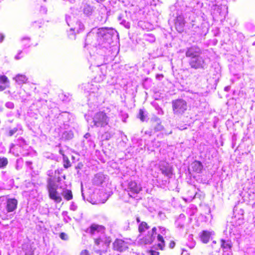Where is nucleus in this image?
<instances>
[{
  "instance_id": "9b49d317",
  "label": "nucleus",
  "mask_w": 255,
  "mask_h": 255,
  "mask_svg": "<svg viewBox=\"0 0 255 255\" xmlns=\"http://www.w3.org/2000/svg\"><path fill=\"white\" fill-rule=\"evenodd\" d=\"M233 243L231 240H220V246L224 252H227L232 250Z\"/></svg>"
},
{
  "instance_id": "f03ea898",
  "label": "nucleus",
  "mask_w": 255,
  "mask_h": 255,
  "mask_svg": "<svg viewBox=\"0 0 255 255\" xmlns=\"http://www.w3.org/2000/svg\"><path fill=\"white\" fill-rule=\"evenodd\" d=\"M109 118L104 112H99L94 116L93 122L97 127H104L108 125Z\"/></svg>"
},
{
  "instance_id": "a211bd4d",
  "label": "nucleus",
  "mask_w": 255,
  "mask_h": 255,
  "mask_svg": "<svg viewBox=\"0 0 255 255\" xmlns=\"http://www.w3.org/2000/svg\"><path fill=\"white\" fill-rule=\"evenodd\" d=\"M211 236V233L208 231H203L200 235V239L201 241L204 243H208L210 239Z\"/></svg>"
},
{
  "instance_id": "4468645a",
  "label": "nucleus",
  "mask_w": 255,
  "mask_h": 255,
  "mask_svg": "<svg viewBox=\"0 0 255 255\" xmlns=\"http://www.w3.org/2000/svg\"><path fill=\"white\" fill-rule=\"evenodd\" d=\"M142 236V237L140 239V242L143 244H151L154 241V237L153 236V233H149V231L147 232V235H144Z\"/></svg>"
},
{
  "instance_id": "b1692460",
  "label": "nucleus",
  "mask_w": 255,
  "mask_h": 255,
  "mask_svg": "<svg viewBox=\"0 0 255 255\" xmlns=\"http://www.w3.org/2000/svg\"><path fill=\"white\" fill-rule=\"evenodd\" d=\"M9 82L8 78L5 76L3 75H0V83L5 84L6 83H8Z\"/></svg>"
},
{
  "instance_id": "c756f323",
  "label": "nucleus",
  "mask_w": 255,
  "mask_h": 255,
  "mask_svg": "<svg viewBox=\"0 0 255 255\" xmlns=\"http://www.w3.org/2000/svg\"><path fill=\"white\" fill-rule=\"evenodd\" d=\"M175 243L174 241H171L169 243V247L171 249H173L175 247Z\"/></svg>"
},
{
  "instance_id": "ddd939ff",
  "label": "nucleus",
  "mask_w": 255,
  "mask_h": 255,
  "mask_svg": "<svg viewBox=\"0 0 255 255\" xmlns=\"http://www.w3.org/2000/svg\"><path fill=\"white\" fill-rule=\"evenodd\" d=\"M95 244L100 248L106 249L110 245V242L104 238H98L94 239Z\"/></svg>"
},
{
  "instance_id": "5701e85b",
  "label": "nucleus",
  "mask_w": 255,
  "mask_h": 255,
  "mask_svg": "<svg viewBox=\"0 0 255 255\" xmlns=\"http://www.w3.org/2000/svg\"><path fill=\"white\" fill-rule=\"evenodd\" d=\"M8 164V160L6 157H0V168L5 167Z\"/></svg>"
},
{
  "instance_id": "f3484780",
  "label": "nucleus",
  "mask_w": 255,
  "mask_h": 255,
  "mask_svg": "<svg viewBox=\"0 0 255 255\" xmlns=\"http://www.w3.org/2000/svg\"><path fill=\"white\" fill-rule=\"evenodd\" d=\"M191 168L193 171L196 173L201 172L203 169V165L201 162L197 160H195L191 165Z\"/></svg>"
},
{
  "instance_id": "bb28decb",
  "label": "nucleus",
  "mask_w": 255,
  "mask_h": 255,
  "mask_svg": "<svg viewBox=\"0 0 255 255\" xmlns=\"http://www.w3.org/2000/svg\"><path fill=\"white\" fill-rule=\"evenodd\" d=\"M147 253H149L150 255H159L160 253L159 252L153 250H150L147 251Z\"/></svg>"
},
{
  "instance_id": "58836bf2",
  "label": "nucleus",
  "mask_w": 255,
  "mask_h": 255,
  "mask_svg": "<svg viewBox=\"0 0 255 255\" xmlns=\"http://www.w3.org/2000/svg\"><path fill=\"white\" fill-rule=\"evenodd\" d=\"M136 222H137V223H139V222H140V219H139V218H136Z\"/></svg>"
},
{
  "instance_id": "f257e3e1",
  "label": "nucleus",
  "mask_w": 255,
  "mask_h": 255,
  "mask_svg": "<svg viewBox=\"0 0 255 255\" xmlns=\"http://www.w3.org/2000/svg\"><path fill=\"white\" fill-rule=\"evenodd\" d=\"M172 107L174 114L182 115L187 110V103L182 99H176L172 101Z\"/></svg>"
},
{
  "instance_id": "423d86ee",
  "label": "nucleus",
  "mask_w": 255,
  "mask_h": 255,
  "mask_svg": "<svg viewBox=\"0 0 255 255\" xmlns=\"http://www.w3.org/2000/svg\"><path fill=\"white\" fill-rule=\"evenodd\" d=\"M186 21L182 15H178L174 19V27L179 33H182L185 29Z\"/></svg>"
},
{
  "instance_id": "7ed1b4c3",
  "label": "nucleus",
  "mask_w": 255,
  "mask_h": 255,
  "mask_svg": "<svg viewBox=\"0 0 255 255\" xmlns=\"http://www.w3.org/2000/svg\"><path fill=\"white\" fill-rule=\"evenodd\" d=\"M47 189L49 198L56 203H60L62 198L57 191V188L55 186L54 183L50 180L47 185Z\"/></svg>"
},
{
  "instance_id": "e433bc0d",
  "label": "nucleus",
  "mask_w": 255,
  "mask_h": 255,
  "mask_svg": "<svg viewBox=\"0 0 255 255\" xmlns=\"http://www.w3.org/2000/svg\"><path fill=\"white\" fill-rule=\"evenodd\" d=\"M4 35L2 34H0V42H2L4 39Z\"/></svg>"
},
{
  "instance_id": "a878e982",
  "label": "nucleus",
  "mask_w": 255,
  "mask_h": 255,
  "mask_svg": "<svg viewBox=\"0 0 255 255\" xmlns=\"http://www.w3.org/2000/svg\"><path fill=\"white\" fill-rule=\"evenodd\" d=\"M18 130V129L17 128H14L12 129H10L8 132V136H11L12 135H13L15 133H16Z\"/></svg>"
},
{
  "instance_id": "0eeeda50",
  "label": "nucleus",
  "mask_w": 255,
  "mask_h": 255,
  "mask_svg": "<svg viewBox=\"0 0 255 255\" xmlns=\"http://www.w3.org/2000/svg\"><path fill=\"white\" fill-rule=\"evenodd\" d=\"M159 169L164 176L168 178H171L173 175L172 167L167 162L161 164L159 166Z\"/></svg>"
},
{
  "instance_id": "9d476101",
  "label": "nucleus",
  "mask_w": 255,
  "mask_h": 255,
  "mask_svg": "<svg viewBox=\"0 0 255 255\" xmlns=\"http://www.w3.org/2000/svg\"><path fill=\"white\" fill-rule=\"evenodd\" d=\"M128 187L129 191L133 194H137L142 190L140 185L137 184L134 181H130L128 183Z\"/></svg>"
},
{
  "instance_id": "2eb2a0df",
  "label": "nucleus",
  "mask_w": 255,
  "mask_h": 255,
  "mask_svg": "<svg viewBox=\"0 0 255 255\" xmlns=\"http://www.w3.org/2000/svg\"><path fill=\"white\" fill-rule=\"evenodd\" d=\"M150 229V226L144 221L140 223L138 227V231L139 232V236H143L145 231Z\"/></svg>"
},
{
  "instance_id": "39448f33",
  "label": "nucleus",
  "mask_w": 255,
  "mask_h": 255,
  "mask_svg": "<svg viewBox=\"0 0 255 255\" xmlns=\"http://www.w3.org/2000/svg\"><path fill=\"white\" fill-rule=\"evenodd\" d=\"M189 64L192 68L195 69H204L206 65L204 59L200 55L191 59Z\"/></svg>"
},
{
  "instance_id": "412c9836",
  "label": "nucleus",
  "mask_w": 255,
  "mask_h": 255,
  "mask_svg": "<svg viewBox=\"0 0 255 255\" xmlns=\"http://www.w3.org/2000/svg\"><path fill=\"white\" fill-rule=\"evenodd\" d=\"M101 227L100 225L95 224H92L90 227V233L91 234H94L96 231L98 232Z\"/></svg>"
},
{
  "instance_id": "72a5a7b5",
  "label": "nucleus",
  "mask_w": 255,
  "mask_h": 255,
  "mask_svg": "<svg viewBox=\"0 0 255 255\" xmlns=\"http://www.w3.org/2000/svg\"><path fill=\"white\" fill-rule=\"evenodd\" d=\"M7 87H8V85H0V92L4 91Z\"/></svg>"
},
{
  "instance_id": "1a4fd4ad",
  "label": "nucleus",
  "mask_w": 255,
  "mask_h": 255,
  "mask_svg": "<svg viewBox=\"0 0 255 255\" xmlns=\"http://www.w3.org/2000/svg\"><path fill=\"white\" fill-rule=\"evenodd\" d=\"M18 201L15 198H8L6 200V210L7 212H12L14 211L17 206Z\"/></svg>"
},
{
  "instance_id": "ea45409f",
  "label": "nucleus",
  "mask_w": 255,
  "mask_h": 255,
  "mask_svg": "<svg viewBox=\"0 0 255 255\" xmlns=\"http://www.w3.org/2000/svg\"><path fill=\"white\" fill-rule=\"evenodd\" d=\"M128 195L131 198H133L131 195H130L129 194H128Z\"/></svg>"
},
{
  "instance_id": "cd10ccee",
  "label": "nucleus",
  "mask_w": 255,
  "mask_h": 255,
  "mask_svg": "<svg viewBox=\"0 0 255 255\" xmlns=\"http://www.w3.org/2000/svg\"><path fill=\"white\" fill-rule=\"evenodd\" d=\"M60 237L62 240L66 241L68 239V236L64 233H60Z\"/></svg>"
},
{
  "instance_id": "7c9ffc66",
  "label": "nucleus",
  "mask_w": 255,
  "mask_h": 255,
  "mask_svg": "<svg viewBox=\"0 0 255 255\" xmlns=\"http://www.w3.org/2000/svg\"><path fill=\"white\" fill-rule=\"evenodd\" d=\"M157 240L159 242L161 243H165L163 237L160 234H158L157 236Z\"/></svg>"
},
{
  "instance_id": "6ab92c4d",
  "label": "nucleus",
  "mask_w": 255,
  "mask_h": 255,
  "mask_svg": "<svg viewBox=\"0 0 255 255\" xmlns=\"http://www.w3.org/2000/svg\"><path fill=\"white\" fill-rule=\"evenodd\" d=\"M14 80L18 84H24L27 82V77L23 74H17L13 78Z\"/></svg>"
},
{
  "instance_id": "aec40b11",
  "label": "nucleus",
  "mask_w": 255,
  "mask_h": 255,
  "mask_svg": "<svg viewBox=\"0 0 255 255\" xmlns=\"http://www.w3.org/2000/svg\"><path fill=\"white\" fill-rule=\"evenodd\" d=\"M62 195L64 198L67 201L72 200L73 197L72 191L69 189L64 190L62 193Z\"/></svg>"
},
{
  "instance_id": "dca6fc26",
  "label": "nucleus",
  "mask_w": 255,
  "mask_h": 255,
  "mask_svg": "<svg viewBox=\"0 0 255 255\" xmlns=\"http://www.w3.org/2000/svg\"><path fill=\"white\" fill-rule=\"evenodd\" d=\"M22 249L25 255H33L34 254V249L31 245L28 243L23 244L22 246Z\"/></svg>"
},
{
  "instance_id": "20e7f679",
  "label": "nucleus",
  "mask_w": 255,
  "mask_h": 255,
  "mask_svg": "<svg viewBox=\"0 0 255 255\" xmlns=\"http://www.w3.org/2000/svg\"><path fill=\"white\" fill-rule=\"evenodd\" d=\"M128 249V244L124 240L117 239L113 243V249L116 252L122 253Z\"/></svg>"
},
{
  "instance_id": "2f4dec72",
  "label": "nucleus",
  "mask_w": 255,
  "mask_h": 255,
  "mask_svg": "<svg viewBox=\"0 0 255 255\" xmlns=\"http://www.w3.org/2000/svg\"><path fill=\"white\" fill-rule=\"evenodd\" d=\"M91 12H92V9L90 7H87L84 9V12L86 14H88L89 13H90Z\"/></svg>"
},
{
  "instance_id": "4be33fe9",
  "label": "nucleus",
  "mask_w": 255,
  "mask_h": 255,
  "mask_svg": "<svg viewBox=\"0 0 255 255\" xmlns=\"http://www.w3.org/2000/svg\"><path fill=\"white\" fill-rule=\"evenodd\" d=\"M63 166L64 168H68L71 166L70 160H69L67 156L63 155Z\"/></svg>"
},
{
  "instance_id": "f704fd0d",
  "label": "nucleus",
  "mask_w": 255,
  "mask_h": 255,
  "mask_svg": "<svg viewBox=\"0 0 255 255\" xmlns=\"http://www.w3.org/2000/svg\"><path fill=\"white\" fill-rule=\"evenodd\" d=\"M156 231V227H154L153 228H152L151 231L149 232V233H153V236H154V235L155 234Z\"/></svg>"
},
{
  "instance_id": "4c0bfd02",
  "label": "nucleus",
  "mask_w": 255,
  "mask_h": 255,
  "mask_svg": "<svg viewBox=\"0 0 255 255\" xmlns=\"http://www.w3.org/2000/svg\"><path fill=\"white\" fill-rule=\"evenodd\" d=\"M83 166V164L82 163H79L78 165L76 167L77 169H80Z\"/></svg>"
},
{
  "instance_id": "c85d7f7f",
  "label": "nucleus",
  "mask_w": 255,
  "mask_h": 255,
  "mask_svg": "<svg viewBox=\"0 0 255 255\" xmlns=\"http://www.w3.org/2000/svg\"><path fill=\"white\" fill-rule=\"evenodd\" d=\"M80 255H91V254L88 250H84L81 252Z\"/></svg>"
},
{
  "instance_id": "473e14b6",
  "label": "nucleus",
  "mask_w": 255,
  "mask_h": 255,
  "mask_svg": "<svg viewBox=\"0 0 255 255\" xmlns=\"http://www.w3.org/2000/svg\"><path fill=\"white\" fill-rule=\"evenodd\" d=\"M158 247L161 250H163L164 248L165 247V243H161L157 244Z\"/></svg>"
},
{
  "instance_id": "393cba45",
  "label": "nucleus",
  "mask_w": 255,
  "mask_h": 255,
  "mask_svg": "<svg viewBox=\"0 0 255 255\" xmlns=\"http://www.w3.org/2000/svg\"><path fill=\"white\" fill-rule=\"evenodd\" d=\"M138 118H139L141 122H144L145 120V117L144 116V112L143 110L140 109L139 111V115Z\"/></svg>"
},
{
  "instance_id": "f8f14e48",
  "label": "nucleus",
  "mask_w": 255,
  "mask_h": 255,
  "mask_svg": "<svg viewBox=\"0 0 255 255\" xmlns=\"http://www.w3.org/2000/svg\"><path fill=\"white\" fill-rule=\"evenodd\" d=\"M151 126L155 131H158L163 129L160 119L157 117L153 118L150 121Z\"/></svg>"
},
{
  "instance_id": "c9c22d12",
  "label": "nucleus",
  "mask_w": 255,
  "mask_h": 255,
  "mask_svg": "<svg viewBox=\"0 0 255 255\" xmlns=\"http://www.w3.org/2000/svg\"><path fill=\"white\" fill-rule=\"evenodd\" d=\"M0 217L3 220H7L8 219V218H7V216L5 215H0Z\"/></svg>"
},
{
  "instance_id": "6e6552de",
  "label": "nucleus",
  "mask_w": 255,
  "mask_h": 255,
  "mask_svg": "<svg viewBox=\"0 0 255 255\" xmlns=\"http://www.w3.org/2000/svg\"><path fill=\"white\" fill-rule=\"evenodd\" d=\"M201 53L200 49L197 46L191 47L187 49L185 55L187 57L190 58L192 59Z\"/></svg>"
}]
</instances>
